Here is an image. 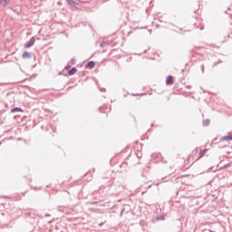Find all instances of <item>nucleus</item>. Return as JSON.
<instances>
[{
  "instance_id": "obj_1",
  "label": "nucleus",
  "mask_w": 232,
  "mask_h": 232,
  "mask_svg": "<svg viewBox=\"0 0 232 232\" xmlns=\"http://www.w3.org/2000/svg\"><path fill=\"white\" fill-rule=\"evenodd\" d=\"M35 44V37L31 38L27 44H25V48H32Z\"/></svg>"
},
{
  "instance_id": "obj_2",
  "label": "nucleus",
  "mask_w": 232,
  "mask_h": 232,
  "mask_svg": "<svg viewBox=\"0 0 232 232\" xmlns=\"http://www.w3.org/2000/svg\"><path fill=\"white\" fill-rule=\"evenodd\" d=\"M85 68L89 69V70H92V68H95V62L92 61V62H89Z\"/></svg>"
},
{
  "instance_id": "obj_3",
  "label": "nucleus",
  "mask_w": 232,
  "mask_h": 232,
  "mask_svg": "<svg viewBox=\"0 0 232 232\" xmlns=\"http://www.w3.org/2000/svg\"><path fill=\"white\" fill-rule=\"evenodd\" d=\"M23 59H30L32 57V54L28 52H24L22 55Z\"/></svg>"
},
{
  "instance_id": "obj_4",
  "label": "nucleus",
  "mask_w": 232,
  "mask_h": 232,
  "mask_svg": "<svg viewBox=\"0 0 232 232\" xmlns=\"http://www.w3.org/2000/svg\"><path fill=\"white\" fill-rule=\"evenodd\" d=\"M166 84H173V76H168L167 77Z\"/></svg>"
},
{
  "instance_id": "obj_5",
  "label": "nucleus",
  "mask_w": 232,
  "mask_h": 232,
  "mask_svg": "<svg viewBox=\"0 0 232 232\" xmlns=\"http://www.w3.org/2000/svg\"><path fill=\"white\" fill-rule=\"evenodd\" d=\"M75 73H77V68L75 67L68 72V75H75Z\"/></svg>"
},
{
  "instance_id": "obj_6",
  "label": "nucleus",
  "mask_w": 232,
  "mask_h": 232,
  "mask_svg": "<svg viewBox=\"0 0 232 232\" xmlns=\"http://www.w3.org/2000/svg\"><path fill=\"white\" fill-rule=\"evenodd\" d=\"M221 140H232V134H228L227 136H224L221 138Z\"/></svg>"
},
{
  "instance_id": "obj_7",
  "label": "nucleus",
  "mask_w": 232,
  "mask_h": 232,
  "mask_svg": "<svg viewBox=\"0 0 232 232\" xmlns=\"http://www.w3.org/2000/svg\"><path fill=\"white\" fill-rule=\"evenodd\" d=\"M208 153V149H205L199 152V159H202Z\"/></svg>"
},
{
  "instance_id": "obj_8",
  "label": "nucleus",
  "mask_w": 232,
  "mask_h": 232,
  "mask_svg": "<svg viewBox=\"0 0 232 232\" xmlns=\"http://www.w3.org/2000/svg\"><path fill=\"white\" fill-rule=\"evenodd\" d=\"M15 111L23 112V109L16 107V108H14V109L11 110L12 113H15Z\"/></svg>"
},
{
  "instance_id": "obj_9",
  "label": "nucleus",
  "mask_w": 232,
  "mask_h": 232,
  "mask_svg": "<svg viewBox=\"0 0 232 232\" xmlns=\"http://www.w3.org/2000/svg\"><path fill=\"white\" fill-rule=\"evenodd\" d=\"M8 3H10V0H1V1H0V4H1L3 6H6V5H8Z\"/></svg>"
},
{
  "instance_id": "obj_10",
  "label": "nucleus",
  "mask_w": 232,
  "mask_h": 232,
  "mask_svg": "<svg viewBox=\"0 0 232 232\" xmlns=\"http://www.w3.org/2000/svg\"><path fill=\"white\" fill-rule=\"evenodd\" d=\"M70 65H67L66 67H65V70H70Z\"/></svg>"
}]
</instances>
